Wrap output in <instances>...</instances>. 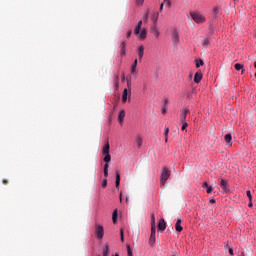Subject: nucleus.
Instances as JSON below:
<instances>
[{
  "label": "nucleus",
  "instance_id": "nucleus-1",
  "mask_svg": "<svg viewBox=\"0 0 256 256\" xmlns=\"http://www.w3.org/2000/svg\"><path fill=\"white\" fill-rule=\"evenodd\" d=\"M142 25H143V20H140L138 22V25L134 29V33L138 35L139 39L144 41V39H147V30L146 29L141 30Z\"/></svg>",
  "mask_w": 256,
  "mask_h": 256
},
{
  "label": "nucleus",
  "instance_id": "nucleus-2",
  "mask_svg": "<svg viewBox=\"0 0 256 256\" xmlns=\"http://www.w3.org/2000/svg\"><path fill=\"white\" fill-rule=\"evenodd\" d=\"M190 17H192L193 21L198 25H201V23H205V21H207L205 16L199 12H190Z\"/></svg>",
  "mask_w": 256,
  "mask_h": 256
},
{
  "label": "nucleus",
  "instance_id": "nucleus-3",
  "mask_svg": "<svg viewBox=\"0 0 256 256\" xmlns=\"http://www.w3.org/2000/svg\"><path fill=\"white\" fill-rule=\"evenodd\" d=\"M110 149L111 147L109 146V142H107L102 149V155H104V163H111V154H109Z\"/></svg>",
  "mask_w": 256,
  "mask_h": 256
},
{
  "label": "nucleus",
  "instance_id": "nucleus-4",
  "mask_svg": "<svg viewBox=\"0 0 256 256\" xmlns=\"http://www.w3.org/2000/svg\"><path fill=\"white\" fill-rule=\"evenodd\" d=\"M169 177H171V171H169L166 167L162 170L161 173V178H160V183L161 185H165V183L167 182V179H169Z\"/></svg>",
  "mask_w": 256,
  "mask_h": 256
},
{
  "label": "nucleus",
  "instance_id": "nucleus-5",
  "mask_svg": "<svg viewBox=\"0 0 256 256\" xmlns=\"http://www.w3.org/2000/svg\"><path fill=\"white\" fill-rule=\"evenodd\" d=\"M95 233L97 239H103V235H105V229L102 225L96 224L95 226Z\"/></svg>",
  "mask_w": 256,
  "mask_h": 256
},
{
  "label": "nucleus",
  "instance_id": "nucleus-6",
  "mask_svg": "<svg viewBox=\"0 0 256 256\" xmlns=\"http://www.w3.org/2000/svg\"><path fill=\"white\" fill-rule=\"evenodd\" d=\"M120 55L121 57H125V55H127V42L125 41L120 43Z\"/></svg>",
  "mask_w": 256,
  "mask_h": 256
},
{
  "label": "nucleus",
  "instance_id": "nucleus-7",
  "mask_svg": "<svg viewBox=\"0 0 256 256\" xmlns=\"http://www.w3.org/2000/svg\"><path fill=\"white\" fill-rule=\"evenodd\" d=\"M179 32L177 30H174L172 32V43L173 45L177 46L179 45Z\"/></svg>",
  "mask_w": 256,
  "mask_h": 256
},
{
  "label": "nucleus",
  "instance_id": "nucleus-8",
  "mask_svg": "<svg viewBox=\"0 0 256 256\" xmlns=\"http://www.w3.org/2000/svg\"><path fill=\"white\" fill-rule=\"evenodd\" d=\"M150 33H152V35H154L156 39H159V35H161V33L159 32V28H157V25H153L151 27Z\"/></svg>",
  "mask_w": 256,
  "mask_h": 256
},
{
  "label": "nucleus",
  "instance_id": "nucleus-9",
  "mask_svg": "<svg viewBox=\"0 0 256 256\" xmlns=\"http://www.w3.org/2000/svg\"><path fill=\"white\" fill-rule=\"evenodd\" d=\"M189 113V108H184L182 113L180 114L181 123H185L187 121V114Z\"/></svg>",
  "mask_w": 256,
  "mask_h": 256
},
{
  "label": "nucleus",
  "instance_id": "nucleus-10",
  "mask_svg": "<svg viewBox=\"0 0 256 256\" xmlns=\"http://www.w3.org/2000/svg\"><path fill=\"white\" fill-rule=\"evenodd\" d=\"M143 55H145V46L140 45L138 47V57H139V61L143 60Z\"/></svg>",
  "mask_w": 256,
  "mask_h": 256
},
{
  "label": "nucleus",
  "instance_id": "nucleus-11",
  "mask_svg": "<svg viewBox=\"0 0 256 256\" xmlns=\"http://www.w3.org/2000/svg\"><path fill=\"white\" fill-rule=\"evenodd\" d=\"M158 229L159 231H165L167 229V223H165V219H160L158 223Z\"/></svg>",
  "mask_w": 256,
  "mask_h": 256
},
{
  "label": "nucleus",
  "instance_id": "nucleus-12",
  "mask_svg": "<svg viewBox=\"0 0 256 256\" xmlns=\"http://www.w3.org/2000/svg\"><path fill=\"white\" fill-rule=\"evenodd\" d=\"M201 79H203V73L196 72L194 75V83H201Z\"/></svg>",
  "mask_w": 256,
  "mask_h": 256
},
{
  "label": "nucleus",
  "instance_id": "nucleus-13",
  "mask_svg": "<svg viewBox=\"0 0 256 256\" xmlns=\"http://www.w3.org/2000/svg\"><path fill=\"white\" fill-rule=\"evenodd\" d=\"M137 65H138V60L135 59L131 67V75H137Z\"/></svg>",
  "mask_w": 256,
  "mask_h": 256
},
{
  "label": "nucleus",
  "instance_id": "nucleus-14",
  "mask_svg": "<svg viewBox=\"0 0 256 256\" xmlns=\"http://www.w3.org/2000/svg\"><path fill=\"white\" fill-rule=\"evenodd\" d=\"M125 119V110H121L118 115V121L120 125H123V120Z\"/></svg>",
  "mask_w": 256,
  "mask_h": 256
},
{
  "label": "nucleus",
  "instance_id": "nucleus-15",
  "mask_svg": "<svg viewBox=\"0 0 256 256\" xmlns=\"http://www.w3.org/2000/svg\"><path fill=\"white\" fill-rule=\"evenodd\" d=\"M175 229L178 233H181L183 231V226H181V218H179L175 224Z\"/></svg>",
  "mask_w": 256,
  "mask_h": 256
},
{
  "label": "nucleus",
  "instance_id": "nucleus-16",
  "mask_svg": "<svg viewBox=\"0 0 256 256\" xmlns=\"http://www.w3.org/2000/svg\"><path fill=\"white\" fill-rule=\"evenodd\" d=\"M128 95H129V90L127 88H125L123 90V94H122V103H127Z\"/></svg>",
  "mask_w": 256,
  "mask_h": 256
},
{
  "label": "nucleus",
  "instance_id": "nucleus-17",
  "mask_svg": "<svg viewBox=\"0 0 256 256\" xmlns=\"http://www.w3.org/2000/svg\"><path fill=\"white\" fill-rule=\"evenodd\" d=\"M119 185H121V174L119 171H116V188L119 189Z\"/></svg>",
  "mask_w": 256,
  "mask_h": 256
},
{
  "label": "nucleus",
  "instance_id": "nucleus-18",
  "mask_svg": "<svg viewBox=\"0 0 256 256\" xmlns=\"http://www.w3.org/2000/svg\"><path fill=\"white\" fill-rule=\"evenodd\" d=\"M152 21H153V25H157V21H159V13L156 12L152 15Z\"/></svg>",
  "mask_w": 256,
  "mask_h": 256
},
{
  "label": "nucleus",
  "instance_id": "nucleus-19",
  "mask_svg": "<svg viewBox=\"0 0 256 256\" xmlns=\"http://www.w3.org/2000/svg\"><path fill=\"white\" fill-rule=\"evenodd\" d=\"M234 68L236 69V71H241L242 70V75H243V73H245V70L243 69V64H239V63H236L235 65H234Z\"/></svg>",
  "mask_w": 256,
  "mask_h": 256
},
{
  "label": "nucleus",
  "instance_id": "nucleus-20",
  "mask_svg": "<svg viewBox=\"0 0 256 256\" xmlns=\"http://www.w3.org/2000/svg\"><path fill=\"white\" fill-rule=\"evenodd\" d=\"M104 177H109V163H105L104 165Z\"/></svg>",
  "mask_w": 256,
  "mask_h": 256
},
{
  "label": "nucleus",
  "instance_id": "nucleus-21",
  "mask_svg": "<svg viewBox=\"0 0 256 256\" xmlns=\"http://www.w3.org/2000/svg\"><path fill=\"white\" fill-rule=\"evenodd\" d=\"M220 187H222L223 191H227V180L221 179Z\"/></svg>",
  "mask_w": 256,
  "mask_h": 256
},
{
  "label": "nucleus",
  "instance_id": "nucleus-22",
  "mask_svg": "<svg viewBox=\"0 0 256 256\" xmlns=\"http://www.w3.org/2000/svg\"><path fill=\"white\" fill-rule=\"evenodd\" d=\"M118 213H119V212H118L117 209H115V210L113 211V214H112V221H113L114 224L117 223Z\"/></svg>",
  "mask_w": 256,
  "mask_h": 256
},
{
  "label": "nucleus",
  "instance_id": "nucleus-23",
  "mask_svg": "<svg viewBox=\"0 0 256 256\" xmlns=\"http://www.w3.org/2000/svg\"><path fill=\"white\" fill-rule=\"evenodd\" d=\"M136 143H137V147L141 148V146L143 145V138H141V136H138L136 138Z\"/></svg>",
  "mask_w": 256,
  "mask_h": 256
},
{
  "label": "nucleus",
  "instance_id": "nucleus-24",
  "mask_svg": "<svg viewBox=\"0 0 256 256\" xmlns=\"http://www.w3.org/2000/svg\"><path fill=\"white\" fill-rule=\"evenodd\" d=\"M225 142L228 144V145H231V139H232V136L231 134H226L225 137Z\"/></svg>",
  "mask_w": 256,
  "mask_h": 256
},
{
  "label": "nucleus",
  "instance_id": "nucleus-25",
  "mask_svg": "<svg viewBox=\"0 0 256 256\" xmlns=\"http://www.w3.org/2000/svg\"><path fill=\"white\" fill-rule=\"evenodd\" d=\"M155 234H150L149 245H155Z\"/></svg>",
  "mask_w": 256,
  "mask_h": 256
},
{
  "label": "nucleus",
  "instance_id": "nucleus-26",
  "mask_svg": "<svg viewBox=\"0 0 256 256\" xmlns=\"http://www.w3.org/2000/svg\"><path fill=\"white\" fill-rule=\"evenodd\" d=\"M219 11H221V9H219V7L215 6L213 8V17L216 18L217 15H219Z\"/></svg>",
  "mask_w": 256,
  "mask_h": 256
},
{
  "label": "nucleus",
  "instance_id": "nucleus-27",
  "mask_svg": "<svg viewBox=\"0 0 256 256\" xmlns=\"http://www.w3.org/2000/svg\"><path fill=\"white\" fill-rule=\"evenodd\" d=\"M209 43H211V40L209 38H205L202 42V45L205 47V49H207Z\"/></svg>",
  "mask_w": 256,
  "mask_h": 256
},
{
  "label": "nucleus",
  "instance_id": "nucleus-28",
  "mask_svg": "<svg viewBox=\"0 0 256 256\" xmlns=\"http://www.w3.org/2000/svg\"><path fill=\"white\" fill-rule=\"evenodd\" d=\"M114 87L115 89H119V76L114 77Z\"/></svg>",
  "mask_w": 256,
  "mask_h": 256
},
{
  "label": "nucleus",
  "instance_id": "nucleus-29",
  "mask_svg": "<svg viewBox=\"0 0 256 256\" xmlns=\"http://www.w3.org/2000/svg\"><path fill=\"white\" fill-rule=\"evenodd\" d=\"M164 136H165V143H167V141H169V128H165V132H164Z\"/></svg>",
  "mask_w": 256,
  "mask_h": 256
},
{
  "label": "nucleus",
  "instance_id": "nucleus-30",
  "mask_svg": "<svg viewBox=\"0 0 256 256\" xmlns=\"http://www.w3.org/2000/svg\"><path fill=\"white\" fill-rule=\"evenodd\" d=\"M103 256H109V245L105 246V249L103 250Z\"/></svg>",
  "mask_w": 256,
  "mask_h": 256
},
{
  "label": "nucleus",
  "instance_id": "nucleus-31",
  "mask_svg": "<svg viewBox=\"0 0 256 256\" xmlns=\"http://www.w3.org/2000/svg\"><path fill=\"white\" fill-rule=\"evenodd\" d=\"M127 255L128 256H133V250H131V246L130 245H127Z\"/></svg>",
  "mask_w": 256,
  "mask_h": 256
},
{
  "label": "nucleus",
  "instance_id": "nucleus-32",
  "mask_svg": "<svg viewBox=\"0 0 256 256\" xmlns=\"http://www.w3.org/2000/svg\"><path fill=\"white\" fill-rule=\"evenodd\" d=\"M187 127H189V124L187 123V121L182 122V127H181L182 131H185Z\"/></svg>",
  "mask_w": 256,
  "mask_h": 256
},
{
  "label": "nucleus",
  "instance_id": "nucleus-33",
  "mask_svg": "<svg viewBox=\"0 0 256 256\" xmlns=\"http://www.w3.org/2000/svg\"><path fill=\"white\" fill-rule=\"evenodd\" d=\"M202 65H204V63H203V60H197L196 61V67H197V69H199V67H202Z\"/></svg>",
  "mask_w": 256,
  "mask_h": 256
},
{
  "label": "nucleus",
  "instance_id": "nucleus-34",
  "mask_svg": "<svg viewBox=\"0 0 256 256\" xmlns=\"http://www.w3.org/2000/svg\"><path fill=\"white\" fill-rule=\"evenodd\" d=\"M246 195H247L249 201H253V196L251 195V190H247Z\"/></svg>",
  "mask_w": 256,
  "mask_h": 256
},
{
  "label": "nucleus",
  "instance_id": "nucleus-35",
  "mask_svg": "<svg viewBox=\"0 0 256 256\" xmlns=\"http://www.w3.org/2000/svg\"><path fill=\"white\" fill-rule=\"evenodd\" d=\"M157 232V228L155 225H151V234L150 235H155V233Z\"/></svg>",
  "mask_w": 256,
  "mask_h": 256
},
{
  "label": "nucleus",
  "instance_id": "nucleus-36",
  "mask_svg": "<svg viewBox=\"0 0 256 256\" xmlns=\"http://www.w3.org/2000/svg\"><path fill=\"white\" fill-rule=\"evenodd\" d=\"M127 87L129 90V97H131V80H127Z\"/></svg>",
  "mask_w": 256,
  "mask_h": 256
},
{
  "label": "nucleus",
  "instance_id": "nucleus-37",
  "mask_svg": "<svg viewBox=\"0 0 256 256\" xmlns=\"http://www.w3.org/2000/svg\"><path fill=\"white\" fill-rule=\"evenodd\" d=\"M149 21V12H146L144 15V23H147Z\"/></svg>",
  "mask_w": 256,
  "mask_h": 256
},
{
  "label": "nucleus",
  "instance_id": "nucleus-38",
  "mask_svg": "<svg viewBox=\"0 0 256 256\" xmlns=\"http://www.w3.org/2000/svg\"><path fill=\"white\" fill-rule=\"evenodd\" d=\"M136 3L139 7H141V5H143V3H145V0H136Z\"/></svg>",
  "mask_w": 256,
  "mask_h": 256
},
{
  "label": "nucleus",
  "instance_id": "nucleus-39",
  "mask_svg": "<svg viewBox=\"0 0 256 256\" xmlns=\"http://www.w3.org/2000/svg\"><path fill=\"white\" fill-rule=\"evenodd\" d=\"M206 189H207L206 192H207L208 194H209V193H213V187H212V186H208Z\"/></svg>",
  "mask_w": 256,
  "mask_h": 256
},
{
  "label": "nucleus",
  "instance_id": "nucleus-40",
  "mask_svg": "<svg viewBox=\"0 0 256 256\" xmlns=\"http://www.w3.org/2000/svg\"><path fill=\"white\" fill-rule=\"evenodd\" d=\"M151 225H155V214H151Z\"/></svg>",
  "mask_w": 256,
  "mask_h": 256
},
{
  "label": "nucleus",
  "instance_id": "nucleus-41",
  "mask_svg": "<svg viewBox=\"0 0 256 256\" xmlns=\"http://www.w3.org/2000/svg\"><path fill=\"white\" fill-rule=\"evenodd\" d=\"M120 237H121V242L125 241V237L123 236V229L120 230Z\"/></svg>",
  "mask_w": 256,
  "mask_h": 256
},
{
  "label": "nucleus",
  "instance_id": "nucleus-42",
  "mask_svg": "<svg viewBox=\"0 0 256 256\" xmlns=\"http://www.w3.org/2000/svg\"><path fill=\"white\" fill-rule=\"evenodd\" d=\"M102 187H103V189H105V187H107V179L103 180Z\"/></svg>",
  "mask_w": 256,
  "mask_h": 256
},
{
  "label": "nucleus",
  "instance_id": "nucleus-43",
  "mask_svg": "<svg viewBox=\"0 0 256 256\" xmlns=\"http://www.w3.org/2000/svg\"><path fill=\"white\" fill-rule=\"evenodd\" d=\"M132 33H133V32H132L131 30H129V31L127 32V34H126L127 39H129V37H131Z\"/></svg>",
  "mask_w": 256,
  "mask_h": 256
},
{
  "label": "nucleus",
  "instance_id": "nucleus-44",
  "mask_svg": "<svg viewBox=\"0 0 256 256\" xmlns=\"http://www.w3.org/2000/svg\"><path fill=\"white\" fill-rule=\"evenodd\" d=\"M202 187H206V189H207V188L209 187V183L204 182L203 185H202Z\"/></svg>",
  "mask_w": 256,
  "mask_h": 256
},
{
  "label": "nucleus",
  "instance_id": "nucleus-45",
  "mask_svg": "<svg viewBox=\"0 0 256 256\" xmlns=\"http://www.w3.org/2000/svg\"><path fill=\"white\" fill-rule=\"evenodd\" d=\"M2 183H3L4 185H7V183H9V180L3 179Z\"/></svg>",
  "mask_w": 256,
  "mask_h": 256
},
{
  "label": "nucleus",
  "instance_id": "nucleus-46",
  "mask_svg": "<svg viewBox=\"0 0 256 256\" xmlns=\"http://www.w3.org/2000/svg\"><path fill=\"white\" fill-rule=\"evenodd\" d=\"M167 7H171V0H169L168 2H166Z\"/></svg>",
  "mask_w": 256,
  "mask_h": 256
},
{
  "label": "nucleus",
  "instance_id": "nucleus-47",
  "mask_svg": "<svg viewBox=\"0 0 256 256\" xmlns=\"http://www.w3.org/2000/svg\"><path fill=\"white\" fill-rule=\"evenodd\" d=\"M228 251H229V254H230V255H233V248H229Z\"/></svg>",
  "mask_w": 256,
  "mask_h": 256
},
{
  "label": "nucleus",
  "instance_id": "nucleus-48",
  "mask_svg": "<svg viewBox=\"0 0 256 256\" xmlns=\"http://www.w3.org/2000/svg\"><path fill=\"white\" fill-rule=\"evenodd\" d=\"M248 207H253V201H249Z\"/></svg>",
  "mask_w": 256,
  "mask_h": 256
},
{
  "label": "nucleus",
  "instance_id": "nucleus-49",
  "mask_svg": "<svg viewBox=\"0 0 256 256\" xmlns=\"http://www.w3.org/2000/svg\"><path fill=\"white\" fill-rule=\"evenodd\" d=\"M163 7H164V4L162 3V4L160 5V11H163Z\"/></svg>",
  "mask_w": 256,
  "mask_h": 256
},
{
  "label": "nucleus",
  "instance_id": "nucleus-50",
  "mask_svg": "<svg viewBox=\"0 0 256 256\" xmlns=\"http://www.w3.org/2000/svg\"><path fill=\"white\" fill-rule=\"evenodd\" d=\"M167 103H169V100H168V99H165V100H164V105H167Z\"/></svg>",
  "mask_w": 256,
  "mask_h": 256
},
{
  "label": "nucleus",
  "instance_id": "nucleus-51",
  "mask_svg": "<svg viewBox=\"0 0 256 256\" xmlns=\"http://www.w3.org/2000/svg\"><path fill=\"white\" fill-rule=\"evenodd\" d=\"M162 113H164V114L167 113V109H166V108H163V109H162Z\"/></svg>",
  "mask_w": 256,
  "mask_h": 256
},
{
  "label": "nucleus",
  "instance_id": "nucleus-52",
  "mask_svg": "<svg viewBox=\"0 0 256 256\" xmlns=\"http://www.w3.org/2000/svg\"><path fill=\"white\" fill-rule=\"evenodd\" d=\"M123 201V195L120 193V203Z\"/></svg>",
  "mask_w": 256,
  "mask_h": 256
},
{
  "label": "nucleus",
  "instance_id": "nucleus-53",
  "mask_svg": "<svg viewBox=\"0 0 256 256\" xmlns=\"http://www.w3.org/2000/svg\"><path fill=\"white\" fill-rule=\"evenodd\" d=\"M172 256H179V254H177V252H172Z\"/></svg>",
  "mask_w": 256,
  "mask_h": 256
},
{
  "label": "nucleus",
  "instance_id": "nucleus-54",
  "mask_svg": "<svg viewBox=\"0 0 256 256\" xmlns=\"http://www.w3.org/2000/svg\"><path fill=\"white\" fill-rule=\"evenodd\" d=\"M125 81V74L122 75V82Z\"/></svg>",
  "mask_w": 256,
  "mask_h": 256
},
{
  "label": "nucleus",
  "instance_id": "nucleus-55",
  "mask_svg": "<svg viewBox=\"0 0 256 256\" xmlns=\"http://www.w3.org/2000/svg\"><path fill=\"white\" fill-rule=\"evenodd\" d=\"M210 203H215V199H210Z\"/></svg>",
  "mask_w": 256,
  "mask_h": 256
},
{
  "label": "nucleus",
  "instance_id": "nucleus-56",
  "mask_svg": "<svg viewBox=\"0 0 256 256\" xmlns=\"http://www.w3.org/2000/svg\"><path fill=\"white\" fill-rule=\"evenodd\" d=\"M164 1V3H167V2H169L170 0H163Z\"/></svg>",
  "mask_w": 256,
  "mask_h": 256
},
{
  "label": "nucleus",
  "instance_id": "nucleus-57",
  "mask_svg": "<svg viewBox=\"0 0 256 256\" xmlns=\"http://www.w3.org/2000/svg\"><path fill=\"white\" fill-rule=\"evenodd\" d=\"M242 256H245V254L242 253Z\"/></svg>",
  "mask_w": 256,
  "mask_h": 256
},
{
  "label": "nucleus",
  "instance_id": "nucleus-58",
  "mask_svg": "<svg viewBox=\"0 0 256 256\" xmlns=\"http://www.w3.org/2000/svg\"><path fill=\"white\" fill-rule=\"evenodd\" d=\"M115 256H119V254H116Z\"/></svg>",
  "mask_w": 256,
  "mask_h": 256
}]
</instances>
